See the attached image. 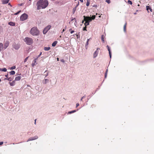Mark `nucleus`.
<instances>
[{"label": "nucleus", "mask_w": 154, "mask_h": 154, "mask_svg": "<svg viewBox=\"0 0 154 154\" xmlns=\"http://www.w3.org/2000/svg\"><path fill=\"white\" fill-rule=\"evenodd\" d=\"M24 41L26 42V44L28 45H31L33 42V40L32 38L26 37L24 39Z\"/></svg>", "instance_id": "nucleus-3"}, {"label": "nucleus", "mask_w": 154, "mask_h": 154, "mask_svg": "<svg viewBox=\"0 0 154 154\" xmlns=\"http://www.w3.org/2000/svg\"><path fill=\"white\" fill-rule=\"evenodd\" d=\"M106 48L108 49V50L109 51V56L110 58H111V50H110L109 47L108 46H106Z\"/></svg>", "instance_id": "nucleus-9"}, {"label": "nucleus", "mask_w": 154, "mask_h": 154, "mask_svg": "<svg viewBox=\"0 0 154 154\" xmlns=\"http://www.w3.org/2000/svg\"><path fill=\"white\" fill-rule=\"evenodd\" d=\"M12 46L15 50H18L20 47V45L19 44H16L14 43L13 44Z\"/></svg>", "instance_id": "nucleus-5"}, {"label": "nucleus", "mask_w": 154, "mask_h": 154, "mask_svg": "<svg viewBox=\"0 0 154 154\" xmlns=\"http://www.w3.org/2000/svg\"><path fill=\"white\" fill-rule=\"evenodd\" d=\"M28 15L26 13L23 14L20 17V20L22 21H24L26 20L28 18Z\"/></svg>", "instance_id": "nucleus-4"}, {"label": "nucleus", "mask_w": 154, "mask_h": 154, "mask_svg": "<svg viewBox=\"0 0 154 154\" xmlns=\"http://www.w3.org/2000/svg\"><path fill=\"white\" fill-rule=\"evenodd\" d=\"M48 2L47 0H39L36 4L37 9H44L46 8L48 5Z\"/></svg>", "instance_id": "nucleus-1"}, {"label": "nucleus", "mask_w": 154, "mask_h": 154, "mask_svg": "<svg viewBox=\"0 0 154 154\" xmlns=\"http://www.w3.org/2000/svg\"><path fill=\"white\" fill-rule=\"evenodd\" d=\"M93 7H97V5H94L93 6Z\"/></svg>", "instance_id": "nucleus-47"}, {"label": "nucleus", "mask_w": 154, "mask_h": 154, "mask_svg": "<svg viewBox=\"0 0 154 154\" xmlns=\"http://www.w3.org/2000/svg\"><path fill=\"white\" fill-rule=\"evenodd\" d=\"M76 9V7H75L74 8H73L72 9V14H74L75 13V11Z\"/></svg>", "instance_id": "nucleus-23"}, {"label": "nucleus", "mask_w": 154, "mask_h": 154, "mask_svg": "<svg viewBox=\"0 0 154 154\" xmlns=\"http://www.w3.org/2000/svg\"><path fill=\"white\" fill-rule=\"evenodd\" d=\"M57 41H54V42H53L52 44V46H53V47H54L55 46V45H56L57 44Z\"/></svg>", "instance_id": "nucleus-19"}, {"label": "nucleus", "mask_w": 154, "mask_h": 154, "mask_svg": "<svg viewBox=\"0 0 154 154\" xmlns=\"http://www.w3.org/2000/svg\"><path fill=\"white\" fill-rule=\"evenodd\" d=\"M15 68H16V66H14L11 67L10 69L13 70V69H15Z\"/></svg>", "instance_id": "nucleus-32"}, {"label": "nucleus", "mask_w": 154, "mask_h": 154, "mask_svg": "<svg viewBox=\"0 0 154 154\" xmlns=\"http://www.w3.org/2000/svg\"><path fill=\"white\" fill-rule=\"evenodd\" d=\"M21 77L20 76H18L15 78V81H18L20 80Z\"/></svg>", "instance_id": "nucleus-14"}, {"label": "nucleus", "mask_w": 154, "mask_h": 154, "mask_svg": "<svg viewBox=\"0 0 154 154\" xmlns=\"http://www.w3.org/2000/svg\"><path fill=\"white\" fill-rule=\"evenodd\" d=\"M90 39H91V38H89V39H87V42H89V40H90Z\"/></svg>", "instance_id": "nucleus-58"}, {"label": "nucleus", "mask_w": 154, "mask_h": 154, "mask_svg": "<svg viewBox=\"0 0 154 154\" xmlns=\"http://www.w3.org/2000/svg\"><path fill=\"white\" fill-rule=\"evenodd\" d=\"M9 45V42L8 41H6L4 44V46L3 48L6 49L8 46Z\"/></svg>", "instance_id": "nucleus-8"}, {"label": "nucleus", "mask_w": 154, "mask_h": 154, "mask_svg": "<svg viewBox=\"0 0 154 154\" xmlns=\"http://www.w3.org/2000/svg\"><path fill=\"white\" fill-rule=\"evenodd\" d=\"M15 81L14 80L12 82H10L9 84L11 86H13L15 85Z\"/></svg>", "instance_id": "nucleus-15"}, {"label": "nucleus", "mask_w": 154, "mask_h": 154, "mask_svg": "<svg viewBox=\"0 0 154 154\" xmlns=\"http://www.w3.org/2000/svg\"><path fill=\"white\" fill-rule=\"evenodd\" d=\"M42 53L41 52L39 55H38V56L37 57V58H38V57H40V56H41V55L42 54Z\"/></svg>", "instance_id": "nucleus-43"}, {"label": "nucleus", "mask_w": 154, "mask_h": 154, "mask_svg": "<svg viewBox=\"0 0 154 154\" xmlns=\"http://www.w3.org/2000/svg\"><path fill=\"white\" fill-rule=\"evenodd\" d=\"M108 69H107L106 70V72L105 73V78H106V77H107V72H108Z\"/></svg>", "instance_id": "nucleus-24"}, {"label": "nucleus", "mask_w": 154, "mask_h": 154, "mask_svg": "<svg viewBox=\"0 0 154 154\" xmlns=\"http://www.w3.org/2000/svg\"><path fill=\"white\" fill-rule=\"evenodd\" d=\"M84 20H83L82 21V23H83L84 22V21H86V20H85V16H84Z\"/></svg>", "instance_id": "nucleus-41"}, {"label": "nucleus", "mask_w": 154, "mask_h": 154, "mask_svg": "<svg viewBox=\"0 0 154 154\" xmlns=\"http://www.w3.org/2000/svg\"><path fill=\"white\" fill-rule=\"evenodd\" d=\"M146 10L149 13V10L151 12L152 11V10L151 9V8L149 6H146Z\"/></svg>", "instance_id": "nucleus-10"}, {"label": "nucleus", "mask_w": 154, "mask_h": 154, "mask_svg": "<svg viewBox=\"0 0 154 154\" xmlns=\"http://www.w3.org/2000/svg\"><path fill=\"white\" fill-rule=\"evenodd\" d=\"M12 80V79L11 77H9L8 78V80L9 81H11Z\"/></svg>", "instance_id": "nucleus-33"}, {"label": "nucleus", "mask_w": 154, "mask_h": 154, "mask_svg": "<svg viewBox=\"0 0 154 154\" xmlns=\"http://www.w3.org/2000/svg\"><path fill=\"white\" fill-rule=\"evenodd\" d=\"M3 48V45L2 43H0V52L1 51L2 49Z\"/></svg>", "instance_id": "nucleus-18"}, {"label": "nucleus", "mask_w": 154, "mask_h": 154, "mask_svg": "<svg viewBox=\"0 0 154 154\" xmlns=\"http://www.w3.org/2000/svg\"><path fill=\"white\" fill-rule=\"evenodd\" d=\"M88 47V45H85V48L86 49H87Z\"/></svg>", "instance_id": "nucleus-52"}, {"label": "nucleus", "mask_w": 154, "mask_h": 154, "mask_svg": "<svg viewBox=\"0 0 154 154\" xmlns=\"http://www.w3.org/2000/svg\"><path fill=\"white\" fill-rule=\"evenodd\" d=\"M74 32V31H73V30H72V31H71L70 32V33H71V34H72V33H73Z\"/></svg>", "instance_id": "nucleus-53"}, {"label": "nucleus", "mask_w": 154, "mask_h": 154, "mask_svg": "<svg viewBox=\"0 0 154 154\" xmlns=\"http://www.w3.org/2000/svg\"><path fill=\"white\" fill-rule=\"evenodd\" d=\"M28 57H26V58L25 59V60H24V62H26L27 61V59H28Z\"/></svg>", "instance_id": "nucleus-39"}, {"label": "nucleus", "mask_w": 154, "mask_h": 154, "mask_svg": "<svg viewBox=\"0 0 154 154\" xmlns=\"http://www.w3.org/2000/svg\"><path fill=\"white\" fill-rule=\"evenodd\" d=\"M79 1L82 2H83V0H79Z\"/></svg>", "instance_id": "nucleus-62"}, {"label": "nucleus", "mask_w": 154, "mask_h": 154, "mask_svg": "<svg viewBox=\"0 0 154 154\" xmlns=\"http://www.w3.org/2000/svg\"><path fill=\"white\" fill-rule=\"evenodd\" d=\"M61 61L62 62H63V63H64V62L65 61H64V60L62 59V60H61Z\"/></svg>", "instance_id": "nucleus-50"}, {"label": "nucleus", "mask_w": 154, "mask_h": 154, "mask_svg": "<svg viewBox=\"0 0 154 154\" xmlns=\"http://www.w3.org/2000/svg\"><path fill=\"white\" fill-rule=\"evenodd\" d=\"M36 119H35V123H35V124H36Z\"/></svg>", "instance_id": "nucleus-61"}, {"label": "nucleus", "mask_w": 154, "mask_h": 154, "mask_svg": "<svg viewBox=\"0 0 154 154\" xmlns=\"http://www.w3.org/2000/svg\"><path fill=\"white\" fill-rule=\"evenodd\" d=\"M95 17H96V16L95 15H93L91 17H92V20H94V19L95 18Z\"/></svg>", "instance_id": "nucleus-34"}, {"label": "nucleus", "mask_w": 154, "mask_h": 154, "mask_svg": "<svg viewBox=\"0 0 154 154\" xmlns=\"http://www.w3.org/2000/svg\"><path fill=\"white\" fill-rule=\"evenodd\" d=\"M47 32H48V31H47L46 30V29H44L43 30V34H45Z\"/></svg>", "instance_id": "nucleus-30"}, {"label": "nucleus", "mask_w": 154, "mask_h": 154, "mask_svg": "<svg viewBox=\"0 0 154 154\" xmlns=\"http://www.w3.org/2000/svg\"><path fill=\"white\" fill-rule=\"evenodd\" d=\"M76 111V110H73V111H69L68 112V113L69 114H71V113H73L74 112H75Z\"/></svg>", "instance_id": "nucleus-27"}, {"label": "nucleus", "mask_w": 154, "mask_h": 154, "mask_svg": "<svg viewBox=\"0 0 154 154\" xmlns=\"http://www.w3.org/2000/svg\"><path fill=\"white\" fill-rule=\"evenodd\" d=\"M75 20V18H73V19H72V20H72H72Z\"/></svg>", "instance_id": "nucleus-63"}, {"label": "nucleus", "mask_w": 154, "mask_h": 154, "mask_svg": "<svg viewBox=\"0 0 154 154\" xmlns=\"http://www.w3.org/2000/svg\"><path fill=\"white\" fill-rule=\"evenodd\" d=\"M87 23H88V22H87L86 21H85V22L84 24L85 26H86L88 25H86V24H87Z\"/></svg>", "instance_id": "nucleus-44"}, {"label": "nucleus", "mask_w": 154, "mask_h": 154, "mask_svg": "<svg viewBox=\"0 0 154 154\" xmlns=\"http://www.w3.org/2000/svg\"><path fill=\"white\" fill-rule=\"evenodd\" d=\"M101 40L102 41V42H104V35H101Z\"/></svg>", "instance_id": "nucleus-28"}, {"label": "nucleus", "mask_w": 154, "mask_h": 154, "mask_svg": "<svg viewBox=\"0 0 154 154\" xmlns=\"http://www.w3.org/2000/svg\"><path fill=\"white\" fill-rule=\"evenodd\" d=\"M22 4H18V6H22Z\"/></svg>", "instance_id": "nucleus-54"}, {"label": "nucleus", "mask_w": 154, "mask_h": 154, "mask_svg": "<svg viewBox=\"0 0 154 154\" xmlns=\"http://www.w3.org/2000/svg\"><path fill=\"white\" fill-rule=\"evenodd\" d=\"M66 26L63 29L62 32H61L62 33H63V32H64L66 30Z\"/></svg>", "instance_id": "nucleus-37"}, {"label": "nucleus", "mask_w": 154, "mask_h": 154, "mask_svg": "<svg viewBox=\"0 0 154 154\" xmlns=\"http://www.w3.org/2000/svg\"><path fill=\"white\" fill-rule=\"evenodd\" d=\"M57 61H59V58H57Z\"/></svg>", "instance_id": "nucleus-64"}, {"label": "nucleus", "mask_w": 154, "mask_h": 154, "mask_svg": "<svg viewBox=\"0 0 154 154\" xmlns=\"http://www.w3.org/2000/svg\"><path fill=\"white\" fill-rule=\"evenodd\" d=\"M9 73L10 75H14L15 74V72L12 70L9 72Z\"/></svg>", "instance_id": "nucleus-22"}, {"label": "nucleus", "mask_w": 154, "mask_h": 154, "mask_svg": "<svg viewBox=\"0 0 154 154\" xmlns=\"http://www.w3.org/2000/svg\"><path fill=\"white\" fill-rule=\"evenodd\" d=\"M108 69H107L106 70V72L105 73V78H106V77H107V72H108Z\"/></svg>", "instance_id": "nucleus-25"}, {"label": "nucleus", "mask_w": 154, "mask_h": 154, "mask_svg": "<svg viewBox=\"0 0 154 154\" xmlns=\"http://www.w3.org/2000/svg\"><path fill=\"white\" fill-rule=\"evenodd\" d=\"M100 49V48H97V50L96 51H98V50Z\"/></svg>", "instance_id": "nucleus-57"}, {"label": "nucleus", "mask_w": 154, "mask_h": 154, "mask_svg": "<svg viewBox=\"0 0 154 154\" xmlns=\"http://www.w3.org/2000/svg\"><path fill=\"white\" fill-rule=\"evenodd\" d=\"M8 24L12 26H14L15 25L14 23L12 22H10L8 23Z\"/></svg>", "instance_id": "nucleus-17"}, {"label": "nucleus", "mask_w": 154, "mask_h": 154, "mask_svg": "<svg viewBox=\"0 0 154 154\" xmlns=\"http://www.w3.org/2000/svg\"><path fill=\"white\" fill-rule=\"evenodd\" d=\"M90 4V0H87L86 3V6H88Z\"/></svg>", "instance_id": "nucleus-29"}, {"label": "nucleus", "mask_w": 154, "mask_h": 154, "mask_svg": "<svg viewBox=\"0 0 154 154\" xmlns=\"http://www.w3.org/2000/svg\"><path fill=\"white\" fill-rule=\"evenodd\" d=\"M86 45H88V42H86V44H85Z\"/></svg>", "instance_id": "nucleus-56"}, {"label": "nucleus", "mask_w": 154, "mask_h": 154, "mask_svg": "<svg viewBox=\"0 0 154 154\" xmlns=\"http://www.w3.org/2000/svg\"><path fill=\"white\" fill-rule=\"evenodd\" d=\"M7 69L6 68H0V71H3V72H6L7 71Z\"/></svg>", "instance_id": "nucleus-20"}, {"label": "nucleus", "mask_w": 154, "mask_h": 154, "mask_svg": "<svg viewBox=\"0 0 154 154\" xmlns=\"http://www.w3.org/2000/svg\"><path fill=\"white\" fill-rule=\"evenodd\" d=\"M50 49V48L49 47H44V50L45 51H48Z\"/></svg>", "instance_id": "nucleus-21"}, {"label": "nucleus", "mask_w": 154, "mask_h": 154, "mask_svg": "<svg viewBox=\"0 0 154 154\" xmlns=\"http://www.w3.org/2000/svg\"><path fill=\"white\" fill-rule=\"evenodd\" d=\"M38 59V58H36L35 59H34V63H35L36 62V60Z\"/></svg>", "instance_id": "nucleus-45"}, {"label": "nucleus", "mask_w": 154, "mask_h": 154, "mask_svg": "<svg viewBox=\"0 0 154 154\" xmlns=\"http://www.w3.org/2000/svg\"><path fill=\"white\" fill-rule=\"evenodd\" d=\"M30 33L33 36H36L39 34V31L37 29L36 27H33L31 29Z\"/></svg>", "instance_id": "nucleus-2"}, {"label": "nucleus", "mask_w": 154, "mask_h": 154, "mask_svg": "<svg viewBox=\"0 0 154 154\" xmlns=\"http://www.w3.org/2000/svg\"><path fill=\"white\" fill-rule=\"evenodd\" d=\"M79 4V2H78V4L77 5H76L75 6V7H76V8H77V7L78 6Z\"/></svg>", "instance_id": "nucleus-49"}, {"label": "nucleus", "mask_w": 154, "mask_h": 154, "mask_svg": "<svg viewBox=\"0 0 154 154\" xmlns=\"http://www.w3.org/2000/svg\"><path fill=\"white\" fill-rule=\"evenodd\" d=\"M9 1V0H2V2L3 4H5L8 3Z\"/></svg>", "instance_id": "nucleus-12"}, {"label": "nucleus", "mask_w": 154, "mask_h": 154, "mask_svg": "<svg viewBox=\"0 0 154 154\" xmlns=\"http://www.w3.org/2000/svg\"><path fill=\"white\" fill-rule=\"evenodd\" d=\"M49 80L48 79H45L42 81V83L44 84H45L49 82Z\"/></svg>", "instance_id": "nucleus-11"}, {"label": "nucleus", "mask_w": 154, "mask_h": 154, "mask_svg": "<svg viewBox=\"0 0 154 154\" xmlns=\"http://www.w3.org/2000/svg\"><path fill=\"white\" fill-rule=\"evenodd\" d=\"M8 74H7V75H5V77L6 78H8Z\"/></svg>", "instance_id": "nucleus-55"}, {"label": "nucleus", "mask_w": 154, "mask_h": 154, "mask_svg": "<svg viewBox=\"0 0 154 154\" xmlns=\"http://www.w3.org/2000/svg\"><path fill=\"white\" fill-rule=\"evenodd\" d=\"M79 104L78 103H77L76 104V107H77L78 106H79Z\"/></svg>", "instance_id": "nucleus-46"}, {"label": "nucleus", "mask_w": 154, "mask_h": 154, "mask_svg": "<svg viewBox=\"0 0 154 154\" xmlns=\"http://www.w3.org/2000/svg\"><path fill=\"white\" fill-rule=\"evenodd\" d=\"M3 31V28L1 26H0V33Z\"/></svg>", "instance_id": "nucleus-35"}, {"label": "nucleus", "mask_w": 154, "mask_h": 154, "mask_svg": "<svg viewBox=\"0 0 154 154\" xmlns=\"http://www.w3.org/2000/svg\"><path fill=\"white\" fill-rule=\"evenodd\" d=\"M38 138V137L37 136H35L34 137H30L29 139L27 140V142H28L29 141L33 140H36Z\"/></svg>", "instance_id": "nucleus-6"}, {"label": "nucleus", "mask_w": 154, "mask_h": 154, "mask_svg": "<svg viewBox=\"0 0 154 154\" xmlns=\"http://www.w3.org/2000/svg\"><path fill=\"white\" fill-rule=\"evenodd\" d=\"M48 73H47V74L45 75V78L48 75Z\"/></svg>", "instance_id": "nucleus-60"}, {"label": "nucleus", "mask_w": 154, "mask_h": 154, "mask_svg": "<svg viewBox=\"0 0 154 154\" xmlns=\"http://www.w3.org/2000/svg\"><path fill=\"white\" fill-rule=\"evenodd\" d=\"M83 30H87L86 26H85L83 28Z\"/></svg>", "instance_id": "nucleus-42"}, {"label": "nucleus", "mask_w": 154, "mask_h": 154, "mask_svg": "<svg viewBox=\"0 0 154 154\" xmlns=\"http://www.w3.org/2000/svg\"><path fill=\"white\" fill-rule=\"evenodd\" d=\"M127 23H126L124 26V31L125 32H126V27Z\"/></svg>", "instance_id": "nucleus-26"}, {"label": "nucleus", "mask_w": 154, "mask_h": 154, "mask_svg": "<svg viewBox=\"0 0 154 154\" xmlns=\"http://www.w3.org/2000/svg\"><path fill=\"white\" fill-rule=\"evenodd\" d=\"M98 54V51H95L94 53L93 57L94 58L96 57Z\"/></svg>", "instance_id": "nucleus-13"}, {"label": "nucleus", "mask_w": 154, "mask_h": 154, "mask_svg": "<svg viewBox=\"0 0 154 154\" xmlns=\"http://www.w3.org/2000/svg\"><path fill=\"white\" fill-rule=\"evenodd\" d=\"M86 21L88 22V23L86 25H89V23L92 20V19L89 17H85Z\"/></svg>", "instance_id": "nucleus-7"}, {"label": "nucleus", "mask_w": 154, "mask_h": 154, "mask_svg": "<svg viewBox=\"0 0 154 154\" xmlns=\"http://www.w3.org/2000/svg\"><path fill=\"white\" fill-rule=\"evenodd\" d=\"M128 4H130L131 5H132V2L130 0H128Z\"/></svg>", "instance_id": "nucleus-31"}, {"label": "nucleus", "mask_w": 154, "mask_h": 154, "mask_svg": "<svg viewBox=\"0 0 154 154\" xmlns=\"http://www.w3.org/2000/svg\"><path fill=\"white\" fill-rule=\"evenodd\" d=\"M106 2H107L108 4L110 3V0H106Z\"/></svg>", "instance_id": "nucleus-36"}, {"label": "nucleus", "mask_w": 154, "mask_h": 154, "mask_svg": "<svg viewBox=\"0 0 154 154\" xmlns=\"http://www.w3.org/2000/svg\"><path fill=\"white\" fill-rule=\"evenodd\" d=\"M35 65V63H33L32 64V66H34Z\"/></svg>", "instance_id": "nucleus-48"}, {"label": "nucleus", "mask_w": 154, "mask_h": 154, "mask_svg": "<svg viewBox=\"0 0 154 154\" xmlns=\"http://www.w3.org/2000/svg\"><path fill=\"white\" fill-rule=\"evenodd\" d=\"M3 143V142H0V145H2Z\"/></svg>", "instance_id": "nucleus-51"}, {"label": "nucleus", "mask_w": 154, "mask_h": 154, "mask_svg": "<svg viewBox=\"0 0 154 154\" xmlns=\"http://www.w3.org/2000/svg\"><path fill=\"white\" fill-rule=\"evenodd\" d=\"M76 36L78 38L79 37V36L78 35H76Z\"/></svg>", "instance_id": "nucleus-59"}, {"label": "nucleus", "mask_w": 154, "mask_h": 154, "mask_svg": "<svg viewBox=\"0 0 154 154\" xmlns=\"http://www.w3.org/2000/svg\"><path fill=\"white\" fill-rule=\"evenodd\" d=\"M21 11H19L18 12H17L16 13H15V15H17L21 12Z\"/></svg>", "instance_id": "nucleus-40"}, {"label": "nucleus", "mask_w": 154, "mask_h": 154, "mask_svg": "<svg viewBox=\"0 0 154 154\" xmlns=\"http://www.w3.org/2000/svg\"><path fill=\"white\" fill-rule=\"evenodd\" d=\"M51 27V26L49 25L45 27L44 29L48 31L50 29Z\"/></svg>", "instance_id": "nucleus-16"}, {"label": "nucleus", "mask_w": 154, "mask_h": 154, "mask_svg": "<svg viewBox=\"0 0 154 154\" xmlns=\"http://www.w3.org/2000/svg\"><path fill=\"white\" fill-rule=\"evenodd\" d=\"M85 97H86V95H85L84 96L82 97L81 99V100H81V101H82V99H83L84 98H85Z\"/></svg>", "instance_id": "nucleus-38"}]
</instances>
